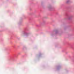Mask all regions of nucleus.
Instances as JSON below:
<instances>
[{
	"label": "nucleus",
	"instance_id": "f257e3e1",
	"mask_svg": "<svg viewBox=\"0 0 74 74\" xmlns=\"http://www.w3.org/2000/svg\"><path fill=\"white\" fill-rule=\"evenodd\" d=\"M67 3H68V1H67Z\"/></svg>",
	"mask_w": 74,
	"mask_h": 74
}]
</instances>
